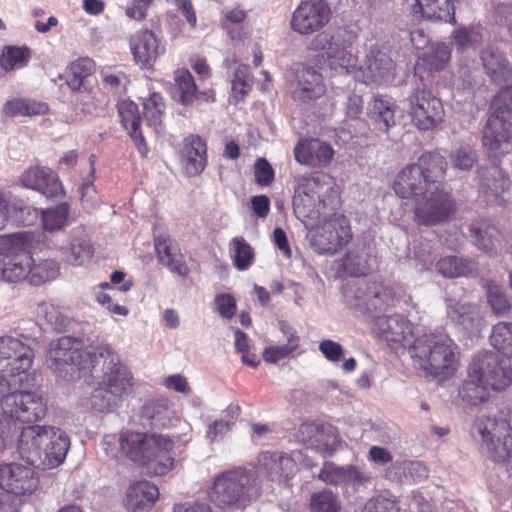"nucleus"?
Wrapping results in <instances>:
<instances>
[{"label":"nucleus","instance_id":"obj_1","mask_svg":"<svg viewBox=\"0 0 512 512\" xmlns=\"http://www.w3.org/2000/svg\"><path fill=\"white\" fill-rule=\"evenodd\" d=\"M118 444L125 457L153 475H166L174 467V440L166 435L126 429L119 432Z\"/></svg>","mask_w":512,"mask_h":512},{"label":"nucleus","instance_id":"obj_2","mask_svg":"<svg viewBox=\"0 0 512 512\" xmlns=\"http://www.w3.org/2000/svg\"><path fill=\"white\" fill-rule=\"evenodd\" d=\"M69 445L68 436L59 428L32 425L22 428L17 447L29 464L53 468L64 461Z\"/></svg>","mask_w":512,"mask_h":512},{"label":"nucleus","instance_id":"obj_3","mask_svg":"<svg viewBox=\"0 0 512 512\" xmlns=\"http://www.w3.org/2000/svg\"><path fill=\"white\" fill-rule=\"evenodd\" d=\"M414 364L427 376L446 380L459 367V349L448 336L429 335L413 342Z\"/></svg>","mask_w":512,"mask_h":512},{"label":"nucleus","instance_id":"obj_4","mask_svg":"<svg viewBox=\"0 0 512 512\" xmlns=\"http://www.w3.org/2000/svg\"><path fill=\"white\" fill-rule=\"evenodd\" d=\"M470 434L494 463H506L512 459V424L506 417L478 414L471 424Z\"/></svg>","mask_w":512,"mask_h":512},{"label":"nucleus","instance_id":"obj_5","mask_svg":"<svg viewBox=\"0 0 512 512\" xmlns=\"http://www.w3.org/2000/svg\"><path fill=\"white\" fill-rule=\"evenodd\" d=\"M495 101L498 106L482 131V145L490 158H500L512 151V84L501 88Z\"/></svg>","mask_w":512,"mask_h":512},{"label":"nucleus","instance_id":"obj_6","mask_svg":"<svg viewBox=\"0 0 512 512\" xmlns=\"http://www.w3.org/2000/svg\"><path fill=\"white\" fill-rule=\"evenodd\" d=\"M47 411L42 396L29 391H11L5 398L0 412V439L14 435L20 425L42 419Z\"/></svg>","mask_w":512,"mask_h":512},{"label":"nucleus","instance_id":"obj_7","mask_svg":"<svg viewBox=\"0 0 512 512\" xmlns=\"http://www.w3.org/2000/svg\"><path fill=\"white\" fill-rule=\"evenodd\" d=\"M97 356L104 359V372L101 384L104 389H96L91 396V405L97 411H108L111 407L110 398H105L103 393H109L115 397H121L133 386V377L128 368L122 364L118 355L109 345L97 347Z\"/></svg>","mask_w":512,"mask_h":512},{"label":"nucleus","instance_id":"obj_8","mask_svg":"<svg viewBox=\"0 0 512 512\" xmlns=\"http://www.w3.org/2000/svg\"><path fill=\"white\" fill-rule=\"evenodd\" d=\"M47 366L61 375L68 369L91 370L97 362V347L94 351L83 349V342L71 336H62L50 343L47 352Z\"/></svg>","mask_w":512,"mask_h":512},{"label":"nucleus","instance_id":"obj_9","mask_svg":"<svg viewBox=\"0 0 512 512\" xmlns=\"http://www.w3.org/2000/svg\"><path fill=\"white\" fill-rule=\"evenodd\" d=\"M251 473L237 467L215 476L210 491L211 501L218 507L245 508L250 503Z\"/></svg>","mask_w":512,"mask_h":512},{"label":"nucleus","instance_id":"obj_10","mask_svg":"<svg viewBox=\"0 0 512 512\" xmlns=\"http://www.w3.org/2000/svg\"><path fill=\"white\" fill-rule=\"evenodd\" d=\"M467 373L495 392L504 391L512 384L510 359L493 351L478 353L469 364Z\"/></svg>","mask_w":512,"mask_h":512},{"label":"nucleus","instance_id":"obj_11","mask_svg":"<svg viewBox=\"0 0 512 512\" xmlns=\"http://www.w3.org/2000/svg\"><path fill=\"white\" fill-rule=\"evenodd\" d=\"M414 221L418 225L434 226L448 221L456 212V202L444 187L435 186L432 191L415 198Z\"/></svg>","mask_w":512,"mask_h":512},{"label":"nucleus","instance_id":"obj_12","mask_svg":"<svg viewBox=\"0 0 512 512\" xmlns=\"http://www.w3.org/2000/svg\"><path fill=\"white\" fill-rule=\"evenodd\" d=\"M32 264L33 257L21 234H11L2 238L0 247L1 279L8 282L28 280Z\"/></svg>","mask_w":512,"mask_h":512},{"label":"nucleus","instance_id":"obj_13","mask_svg":"<svg viewBox=\"0 0 512 512\" xmlns=\"http://www.w3.org/2000/svg\"><path fill=\"white\" fill-rule=\"evenodd\" d=\"M407 102L408 115L418 130H432L444 121L445 111L441 99L424 85L414 88L407 97Z\"/></svg>","mask_w":512,"mask_h":512},{"label":"nucleus","instance_id":"obj_14","mask_svg":"<svg viewBox=\"0 0 512 512\" xmlns=\"http://www.w3.org/2000/svg\"><path fill=\"white\" fill-rule=\"evenodd\" d=\"M351 239L349 221L343 215L331 217L310 231V244L320 254H334Z\"/></svg>","mask_w":512,"mask_h":512},{"label":"nucleus","instance_id":"obj_15","mask_svg":"<svg viewBox=\"0 0 512 512\" xmlns=\"http://www.w3.org/2000/svg\"><path fill=\"white\" fill-rule=\"evenodd\" d=\"M331 10L325 0H303L293 12L290 27L300 35L320 31L330 20Z\"/></svg>","mask_w":512,"mask_h":512},{"label":"nucleus","instance_id":"obj_16","mask_svg":"<svg viewBox=\"0 0 512 512\" xmlns=\"http://www.w3.org/2000/svg\"><path fill=\"white\" fill-rule=\"evenodd\" d=\"M329 190L332 188L326 181L325 174L314 173L303 177L297 188V197L294 200L295 209L304 216H309L315 211L319 212V209L326 205L325 195Z\"/></svg>","mask_w":512,"mask_h":512},{"label":"nucleus","instance_id":"obj_17","mask_svg":"<svg viewBox=\"0 0 512 512\" xmlns=\"http://www.w3.org/2000/svg\"><path fill=\"white\" fill-rule=\"evenodd\" d=\"M39 485V479L33 465L20 463L0 464V488L15 496L33 494Z\"/></svg>","mask_w":512,"mask_h":512},{"label":"nucleus","instance_id":"obj_18","mask_svg":"<svg viewBox=\"0 0 512 512\" xmlns=\"http://www.w3.org/2000/svg\"><path fill=\"white\" fill-rule=\"evenodd\" d=\"M33 349L22 341L5 336L0 337V371L11 376L26 374L32 367Z\"/></svg>","mask_w":512,"mask_h":512},{"label":"nucleus","instance_id":"obj_19","mask_svg":"<svg viewBox=\"0 0 512 512\" xmlns=\"http://www.w3.org/2000/svg\"><path fill=\"white\" fill-rule=\"evenodd\" d=\"M371 330L379 339L395 348L411 343L414 337L412 323L400 314L375 317Z\"/></svg>","mask_w":512,"mask_h":512},{"label":"nucleus","instance_id":"obj_20","mask_svg":"<svg viewBox=\"0 0 512 512\" xmlns=\"http://www.w3.org/2000/svg\"><path fill=\"white\" fill-rule=\"evenodd\" d=\"M298 435L305 444L323 457L331 456L338 447L336 430L332 425L321 421L302 423Z\"/></svg>","mask_w":512,"mask_h":512},{"label":"nucleus","instance_id":"obj_21","mask_svg":"<svg viewBox=\"0 0 512 512\" xmlns=\"http://www.w3.org/2000/svg\"><path fill=\"white\" fill-rule=\"evenodd\" d=\"M20 184L35 190L47 198L57 197L63 193V187L58 175L44 166H30L19 177Z\"/></svg>","mask_w":512,"mask_h":512},{"label":"nucleus","instance_id":"obj_22","mask_svg":"<svg viewBox=\"0 0 512 512\" xmlns=\"http://www.w3.org/2000/svg\"><path fill=\"white\" fill-rule=\"evenodd\" d=\"M330 144L318 138H302L294 147L295 160L310 167H325L334 157Z\"/></svg>","mask_w":512,"mask_h":512},{"label":"nucleus","instance_id":"obj_23","mask_svg":"<svg viewBox=\"0 0 512 512\" xmlns=\"http://www.w3.org/2000/svg\"><path fill=\"white\" fill-rule=\"evenodd\" d=\"M154 248L158 262L171 273L183 278L188 277L190 268L181 252L179 244L170 235H159L154 238Z\"/></svg>","mask_w":512,"mask_h":512},{"label":"nucleus","instance_id":"obj_24","mask_svg":"<svg viewBox=\"0 0 512 512\" xmlns=\"http://www.w3.org/2000/svg\"><path fill=\"white\" fill-rule=\"evenodd\" d=\"M300 453L286 454L282 452H262L259 457V465L272 481H288L298 471L295 456Z\"/></svg>","mask_w":512,"mask_h":512},{"label":"nucleus","instance_id":"obj_25","mask_svg":"<svg viewBox=\"0 0 512 512\" xmlns=\"http://www.w3.org/2000/svg\"><path fill=\"white\" fill-rule=\"evenodd\" d=\"M129 46L135 63L143 69H151L161 53L158 39L147 29L133 34Z\"/></svg>","mask_w":512,"mask_h":512},{"label":"nucleus","instance_id":"obj_26","mask_svg":"<svg viewBox=\"0 0 512 512\" xmlns=\"http://www.w3.org/2000/svg\"><path fill=\"white\" fill-rule=\"evenodd\" d=\"M159 495L157 485L148 480H139L127 488L124 505L128 512H150Z\"/></svg>","mask_w":512,"mask_h":512},{"label":"nucleus","instance_id":"obj_27","mask_svg":"<svg viewBox=\"0 0 512 512\" xmlns=\"http://www.w3.org/2000/svg\"><path fill=\"white\" fill-rule=\"evenodd\" d=\"M447 316L466 333L480 332L483 318L478 305L461 300H447Z\"/></svg>","mask_w":512,"mask_h":512},{"label":"nucleus","instance_id":"obj_28","mask_svg":"<svg viewBox=\"0 0 512 512\" xmlns=\"http://www.w3.org/2000/svg\"><path fill=\"white\" fill-rule=\"evenodd\" d=\"M183 168L189 177L200 175L207 165V144L199 135L185 137L182 148Z\"/></svg>","mask_w":512,"mask_h":512},{"label":"nucleus","instance_id":"obj_29","mask_svg":"<svg viewBox=\"0 0 512 512\" xmlns=\"http://www.w3.org/2000/svg\"><path fill=\"white\" fill-rule=\"evenodd\" d=\"M411 13L417 19L456 24L455 7L451 0H413Z\"/></svg>","mask_w":512,"mask_h":512},{"label":"nucleus","instance_id":"obj_30","mask_svg":"<svg viewBox=\"0 0 512 512\" xmlns=\"http://www.w3.org/2000/svg\"><path fill=\"white\" fill-rule=\"evenodd\" d=\"M393 190L397 196L403 199L417 198L427 190L419 167L415 163L406 165L395 177Z\"/></svg>","mask_w":512,"mask_h":512},{"label":"nucleus","instance_id":"obj_31","mask_svg":"<svg viewBox=\"0 0 512 512\" xmlns=\"http://www.w3.org/2000/svg\"><path fill=\"white\" fill-rule=\"evenodd\" d=\"M396 101L389 95L378 94L367 105V117L379 130L387 132L395 125Z\"/></svg>","mask_w":512,"mask_h":512},{"label":"nucleus","instance_id":"obj_32","mask_svg":"<svg viewBox=\"0 0 512 512\" xmlns=\"http://www.w3.org/2000/svg\"><path fill=\"white\" fill-rule=\"evenodd\" d=\"M415 164L419 167L421 175L428 187H443L442 182L445 179L448 163L445 156L438 151H425L422 153Z\"/></svg>","mask_w":512,"mask_h":512},{"label":"nucleus","instance_id":"obj_33","mask_svg":"<svg viewBox=\"0 0 512 512\" xmlns=\"http://www.w3.org/2000/svg\"><path fill=\"white\" fill-rule=\"evenodd\" d=\"M118 114L123 127L128 131L138 151L145 155L147 146L140 129L142 118L137 104L131 100H122L118 104Z\"/></svg>","mask_w":512,"mask_h":512},{"label":"nucleus","instance_id":"obj_34","mask_svg":"<svg viewBox=\"0 0 512 512\" xmlns=\"http://www.w3.org/2000/svg\"><path fill=\"white\" fill-rule=\"evenodd\" d=\"M175 83L179 91V100L183 105H191L195 101L212 103L216 100L213 89L197 90L194 78L187 69H180L175 72Z\"/></svg>","mask_w":512,"mask_h":512},{"label":"nucleus","instance_id":"obj_35","mask_svg":"<svg viewBox=\"0 0 512 512\" xmlns=\"http://www.w3.org/2000/svg\"><path fill=\"white\" fill-rule=\"evenodd\" d=\"M326 86L321 73L313 68L302 69L298 74L297 87L293 97L301 101H309L324 95Z\"/></svg>","mask_w":512,"mask_h":512},{"label":"nucleus","instance_id":"obj_36","mask_svg":"<svg viewBox=\"0 0 512 512\" xmlns=\"http://www.w3.org/2000/svg\"><path fill=\"white\" fill-rule=\"evenodd\" d=\"M481 60L491 81L502 83L512 78V66L498 48L487 47L481 52Z\"/></svg>","mask_w":512,"mask_h":512},{"label":"nucleus","instance_id":"obj_37","mask_svg":"<svg viewBox=\"0 0 512 512\" xmlns=\"http://www.w3.org/2000/svg\"><path fill=\"white\" fill-rule=\"evenodd\" d=\"M335 75L353 73L358 68V58L352 51L351 43L344 37L324 60Z\"/></svg>","mask_w":512,"mask_h":512},{"label":"nucleus","instance_id":"obj_38","mask_svg":"<svg viewBox=\"0 0 512 512\" xmlns=\"http://www.w3.org/2000/svg\"><path fill=\"white\" fill-rule=\"evenodd\" d=\"M451 59V50L444 43L431 45L425 52L418 57L415 70H424L427 72L442 71Z\"/></svg>","mask_w":512,"mask_h":512},{"label":"nucleus","instance_id":"obj_39","mask_svg":"<svg viewBox=\"0 0 512 512\" xmlns=\"http://www.w3.org/2000/svg\"><path fill=\"white\" fill-rule=\"evenodd\" d=\"M368 80L373 83H387L394 80L395 63L384 52H372L367 60Z\"/></svg>","mask_w":512,"mask_h":512},{"label":"nucleus","instance_id":"obj_40","mask_svg":"<svg viewBox=\"0 0 512 512\" xmlns=\"http://www.w3.org/2000/svg\"><path fill=\"white\" fill-rule=\"evenodd\" d=\"M470 233L478 248L485 252H492L501 246V232L487 220L473 222Z\"/></svg>","mask_w":512,"mask_h":512},{"label":"nucleus","instance_id":"obj_41","mask_svg":"<svg viewBox=\"0 0 512 512\" xmlns=\"http://www.w3.org/2000/svg\"><path fill=\"white\" fill-rule=\"evenodd\" d=\"M280 330L286 336L287 342L284 345H272L264 349L263 359L268 363H277L299 347L300 337L292 327L285 322H280Z\"/></svg>","mask_w":512,"mask_h":512},{"label":"nucleus","instance_id":"obj_42","mask_svg":"<svg viewBox=\"0 0 512 512\" xmlns=\"http://www.w3.org/2000/svg\"><path fill=\"white\" fill-rule=\"evenodd\" d=\"M173 410L166 399H157L142 407L141 417L153 428L161 429L171 425Z\"/></svg>","mask_w":512,"mask_h":512},{"label":"nucleus","instance_id":"obj_43","mask_svg":"<svg viewBox=\"0 0 512 512\" xmlns=\"http://www.w3.org/2000/svg\"><path fill=\"white\" fill-rule=\"evenodd\" d=\"M49 107L45 102L29 98H15L4 104L3 111L9 117L38 116L48 112Z\"/></svg>","mask_w":512,"mask_h":512},{"label":"nucleus","instance_id":"obj_44","mask_svg":"<svg viewBox=\"0 0 512 512\" xmlns=\"http://www.w3.org/2000/svg\"><path fill=\"white\" fill-rule=\"evenodd\" d=\"M164 114L165 102L160 93L154 92L143 101V118L156 133L163 131Z\"/></svg>","mask_w":512,"mask_h":512},{"label":"nucleus","instance_id":"obj_45","mask_svg":"<svg viewBox=\"0 0 512 512\" xmlns=\"http://www.w3.org/2000/svg\"><path fill=\"white\" fill-rule=\"evenodd\" d=\"M95 71V62L89 57L73 61L66 71V84L73 91H80L84 81Z\"/></svg>","mask_w":512,"mask_h":512},{"label":"nucleus","instance_id":"obj_46","mask_svg":"<svg viewBox=\"0 0 512 512\" xmlns=\"http://www.w3.org/2000/svg\"><path fill=\"white\" fill-rule=\"evenodd\" d=\"M489 388L478 381L476 377L464 380L458 390L461 400L469 406H478L486 403L490 398Z\"/></svg>","mask_w":512,"mask_h":512},{"label":"nucleus","instance_id":"obj_47","mask_svg":"<svg viewBox=\"0 0 512 512\" xmlns=\"http://www.w3.org/2000/svg\"><path fill=\"white\" fill-rule=\"evenodd\" d=\"M318 478L330 485H338L343 482L359 480V472L354 466L339 467L333 462L327 461L321 468Z\"/></svg>","mask_w":512,"mask_h":512},{"label":"nucleus","instance_id":"obj_48","mask_svg":"<svg viewBox=\"0 0 512 512\" xmlns=\"http://www.w3.org/2000/svg\"><path fill=\"white\" fill-rule=\"evenodd\" d=\"M229 248L233 265L237 270H248L254 263V248L246 241L243 236H236L232 238L229 244Z\"/></svg>","mask_w":512,"mask_h":512},{"label":"nucleus","instance_id":"obj_49","mask_svg":"<svg viewBox=\"0 0 512 512\" xmlns=\"http://www.w3.org/2000/svg\"><path fill=\"white\" fill-rule=\"evenodd\" d=\"M395 299L393 289L381 282H371L365 291L368 310H381L389 306Z\"/></svg>","mask_w":512,"mask_h":512},{"label":"nucleus","instance_id":"obj_50","mask_svg":"<svg viewBox=\"0 0 512 512\" xmlns=\"http://www.w3.org/2000/svg\"><path fill=\"white\" fill-rule=\"evenodd\" d=\"M31 58V50L27 46L7 45L2 49L0 67L10 72L27 66Z\"/></svg>","mask_w":512,"mask_h":512},{"label":"nucleus","instance_id":"obj_51","mask_svg":"<svg viewBox=\"0 0 512 512\" xmlns=\"http://www.w3.org/2000/svg\"><path fill=\"white\" fill-rule=\"evenodd\" d=\"M59 271V263L55 260L43 259L36 261L33 258V264L30 265L28 281L32 285L39 286L47 281L57 278Z\"/></svg>","mask_w":512,"mask_h":512},{"label":"nucleus","instance_id":"obj_52","mask_svg":"<svg viewBox=\"0 0 512 512\" xmlns=\"http://www.w3.org/2000/svg\"><path fill=\"white\" fill-rule=\"evenodd\" d=\"M491 345L500 353L512 358V323L499 322L492 328Z\"/></svg>","mask_w":512,"mask_h":512},{"label":"nucleus","instance_id":"obj_53","mask_svg":"<svg viewBox=\"0 0 512 512\" xmlns=\"http://www.w3.org/2000/svg\"><path fill=\"white\" fill-rule=\"evenodd\" d=\"M437 271L447 278L466 276L472 271L471 262L457 256L440 258L436 263Z\"/></svg>","mask_w":512,"mask_h":512},{"label":"nucleus","instance_id":"obj_54","mask_svg":"<svg viewBox=\"0 0 512 512\" xmlns=\"http://www.w3.org/2000/svg\"><path fill=\"white\" fill-rule=\"evenodd\" d=\"M509 186V178L504 176L499 169L493 168L491 171H488L486 182L483 185V192L487 197V201L497 202L503 193L509 189Z\"/></svg>","mask_w":512,"mask_h":512},{"label":"nucleus","instance_id":"obj_55","mask_svg":"<svg viewBox=\"0 0 512 512\" xmlns=\"http://www.w3.org/2000/svg\"><path fill=\"white\" fill-rule=\"evenodd\" d=\"M94 254L91 241L83 236L73 237L69 247L67 261L74 266H81L90 261Z\"/></svg>","mask_w":512,"mask_h":512},{"label":"nucleus","instance_id":"obj_56","mask_svg":"<svg viewBox=\"0 0 512 512\" xmlns=\"http://www.w3.org/2000/svg\"><path fill=\"white\" fill-rule=\"evenodd\" d=\"M253 84L254 77L249 65H239L232 79V95L236 101L243 100L252 90Z\"/></svg>","mask_w":512,"mask_h":512},{"label":"nucleus","instance_id":"obj_57","mask_svg":"<svg viewBox=\"0 0 512 512\" xmlns=\"http://www.w3.org/2000/svg\"><path fill=\"white\" fill-rule=\"evenodd\" d=\"M338 496L329 489H322L310 497V512H341Z\"/></svg>","mask_w":512,"mask_h":512},{"label":"nucleus","instance_id":"obj_58","mask_svg":"<svg viewBox=\"0 0 512 512\" xmlns=\"http://www.w3.org/2000/svg\"><path fill=\"white\" fill-rule=\"evenodd\" d=\"M70 207L67 203H60L53 208L41 212L43 228L46 231L61 230L68 221Z\"/></svg>","mask_w":512,"mask_h":512},{"label":"nucleus","instance_id":"obj_59","mask_svg":"<svg viewBox=\"0 0 512 512\" xmlns=\"http://www.w3.org/2000/svg\"><path fill=\"white\" fill-rule=\"evenodd\" d=\"M452 39L460 49L476 47L483 42V29L479 24L464 26L453 31Z\"/></svg>","mask_w":512,"mask_h":512},{"label":"nucleus","instance_id":"obj_60","mask_svg":"<svg viewBox=\"0 0 512 512\" xmlns=\"http://www.w3.org/2000/svg\"><path fill=\"white\" fill-rule=\"evenodd\" d=\"M487 297L493 311L498 315H506L511 309V303L505 293V288L494 282H487Z\"/></svg>","mask_w":512,"mask_h":512},{"label":"nucleus","instance_id":"obj_61","mask_svg":"<svg viewBox=\"0 0 512 512\" xmlns=\"http://www.w3.org/2000/svg\"><path fill=\"white\" fill-rule=\"evenodd\" d=\"M9 206L10 212L8 218H11L18 225L30 226L38 219V210L32 206L26 205L21 200L9 203Z\"/></svg>","mask_w":512,"mask_h":512},{"label":"nucleus","instance_id":"obj_62","mask_svg":"<svg viewBox=\"0 0 512 512\" xmlns=\"http://www.w3.org/2000/svg\"><path fill=\"white\" fill-rule=\"evenodd\" d=\"M342 38L343 37L339 32L335 35H332L326 31L320 32L316 34L310 41L309 49L317 52L325 51L320 55V58L325 60L327 58V54L336 47Z\"/></svg>","mask_w":512,"mask_h":512},{"label":"nucleus","instance_id":"obj_63","mask_svg":"<svg viewBox=\"0 0 512 512\" xmlns=\"http://www.w3.org/2000/svg\"><path fill=\"white\" fill-rule=\"evenodd\" d=\"M38 314L54 329H60L65 326L66 320L60 307L51 302L41 303L38 307Z\"/></svg>","mask_w":512,"mask_h":512},{"label":"nucleus","instance_id":"obj_64","mask_svg":"<svg viewBox=\"0 0 512 512\" xmlns=\"http://www.w3.org/2000/svg\"><path fill=\"white\" fill-rule=\"evenodd\" d=\"M362 512H400L396 499L378 495L369 499Z\"/></svg>","mask_w":512,"mask_h":512}]
</instances>
